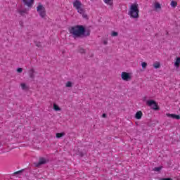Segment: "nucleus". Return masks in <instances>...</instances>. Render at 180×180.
<instances>
[{
	"instance_id": "6e6552de",
	"label": "nucleus",
	"mask_w": 180,
	"mask_h": 180,
	"mask_svg": "<svg viewBox=\"0 0 180 180\" xmlns=\"http://www.w3.org/2000/svg\"><path fill=\"white\" fill-rule=\"evenodd\" d=\"M75 9L79 15H84V13H85V7L84 6V4H82V6H79Z\"/></svg>"
},
{
	"instance_id": "f03ea898",
	"label": "nucleus",
	"mask_w": 180,
	"mask_h": 180,
	"mask_svg": "<svg viewBox=\"0 0 180 180\" xmlns=\"http://www.w3.org/2000/svg\"><path fill=\"white\" fill-rule=\"evenodd\" d=\"M140 10L139 9V4L134 3L131 4L129 10L128 11V15L132 19H139L140 18Z\"/></svg>"
},
{
	"instance_id": "9b49d317",
	"label": "nucleus",
	"mask_w": 180,
	"mask_h": 180,
	"mask_svg": "<svg viewBox=\"0 0 180 180\" xmlns=\"http://www.w3.org/2000/svg\"><path fill=\"white\" fill-rule=\"evenodd\" d=\"M141 117H143V112L141 111L136 112V113L135 114V118H136L137 120H140Z\"/></svg>"
},
{
	"instance_id": "412c9836",
	"label": "nucleus",
	"mask_w": 180,
	"mask_h": 180,
	"mask_svg": "<svg viewBox=\"0 0 180 180\" xmlns=\"http://www.w3.org/2000/svg\"><path fill=\"white\" fill-rule=\"evenodd\" d=\"M155 9H161V4L160 3L155 4Z\"/></svg>"
},
{
	"instance_id": "bb28decb",
	"label": "nucleus",
	"mask_w": 180,
	"mask_h": 180,
	"mask_svg": "<svg viewBox=\"0 0 180 180\" xmlns=\"http://www.w3.org/2000/svg\"><path fill=\"white\" fill-rule=\"evenodd\" d=\"M174 119H176V120H179L180 115H174Z\"/></svg>"
},
{
	"instance_id": "2f4dec72",
	"label": "nucleus",
	"mask_w": 180,
	"mask_h": 180,
	"mask_svg": "<svg viewBox=\"0 0 180 180\" xmlns=\"http://www.w3.org/2000/svg\"><path fill=\"white\" fill-rule=\"evenodd\" d=\"M20 172H22V170L17 171L14 174H20Z\"/></svg>"
},
{
	"instance_id": "7c9ffc66",
	"label": "nucleus",
	"mask_w": 180,
	"mask_h": 180,
	"mask_svg": "<svg viewBox=\"0 0 180 180\" xmlns=\"http://www.w3.org/2000/svg\"><path fill=\"white\" fill-rule=\"evenodd\" d=\"M103 43L105 44V46H106L108 44V40L103 41Z\"/></svg>"
},
{
	"instance_id": "0eeeda50",
	"label": "nucleus",
	"mask_w": 180,
	"mask_h": 180,
	"mask_svg": "<svg viewBox=\"0 0 180 180\" xmlns=\"http://www.w3.org/2000/svg\"><path fill=\"white\" fill-rule=\"evenodd\" d=\"M22 3L25 6L32 8V6H33V4H34V0H22Z\"/></svg>"
},
{
	"instance_id": "a211bd4d",
	"label": "nucleus",
	"mask_w": 180,
	"mask_h": 180,
	"mask_svg": "<svg viewBox=\"0 0 180 180\" xmlns=\"http://www.w3.org/2000/svg\"><path fill=\"white\" fill-rule=\"evenodd\" d=\"M153 67L154 68H160V67H161V64H160V62H156L153 64Z\"/></svg>"
},
{
	"instance_id": "4468645a",
	"label": "nucleus",
	"mask_w": 180,
	"mask_h": 180,
	"mask_svg": "<svg viewBox=\"0 0 180 180\" xmlns=\"http://www.w3.org/2000/svg\"><path fill=\"white\" fill-rule=\"evenodd\" d=\"M64 136H65V134L64 132L56 134L57 139H61V137H64Z\"/></svg>"
},
{
	"instance_id": "b1692460",
	"label": "nucleus",
	"mask_w": 180,
	"mask_h": 180,
	"mask_svg": "<svg viewBox=\"0 0 180 180\" xmlns=\"http://www.w3.org/2000/svg\"><path fill=\"white\" fill-rule=\"evenodd\" d=\"M79 53H80L81 54H85V49H84L83 48H79Z\"/></svg>"
},
{
	"instance_id": "39448f33",
	"label": "nucleus",
	"mask_w": 180,
	"mask_h": 180,
	"mask_svg": "<svg viewBox=\"0 0 180 180\" xmlns=\"http://www.w3.org/2000/svg\"><path fill=\"white\" fill-rule=\"evenodd\" d=\"M121 78L123 81H131V75L127 72H122L121 73Z\"/></svg>"
},
{
	"instance_id": "72a5a7b5",
	"label": "nucleus",
	"mask_w": 180,
	"mask_h": 180,
	"mask_svg": "<svg viewBox=\"0 0 180 180\" xmlns=\"http://www.w3.org/2000/svg\"><path fill=\"white\" fill-rule=\"evenodd\" d=\"M20 26H23V22L22 21H20Z\"/></svg>"
},
{
	"instance_id": "423d86ee",
	"label": "nucleus",
	"mask_w": 180,
	"mask_h": 180,
	"mask_svg": "<svg viewBox=\"0 0 180 180\" xmlns=\"http://www.w3.org/2000/svg\"><path fill=\"white\" fill-rule=\"evenodd\" d=\"M46 163H47V160H46V158H39V162L34 163V165H35V167L39 168V167H40V165H44V164H46Z\"/></svg>"
},
{
	"instance_id": "f257e3e1",
	"label": "nucleus",
	"mask_w": 180,
	"mask_h": 180,
	"mask_svg": "<svg viewBox=\"0 0 180 180\" xmlns=\"http://www.w3.org/2000/svg\"><path fill=\"white\" fill-rule=\"evenodd\" d=\"M70 34L74 39H81L82 37H87L91 34V32L86 31L84 25H74L69 30Z\"/></svg>"
},
{
	"instance_id": "aec40b11",
	"label": "nucleus",
	"mask_w": 180,
	"mask_h": 180,
	"mask_svg": "<svg viewBox=\"0 0 180 180\" xmlns=\"http://www.w3.org/2000/svg\"><path fill=\"white\" fill-rule=\"evenodd\" d=\"M53 109L54 110H56V112L61 110V108H60L56 103L53 104Z\"/></svg>"
},
{
	"instance_id": "1a4fd4ad",
	"label": "nucleus",
	"mask_w": 180,
	"mask_h": 180,
	"mask_svg": "<svg viewBox=\"0 0 180 180\" xmlns=\"http://www.w3.org/2000/svg\"><path fill=\"white\" fill-rule=\"evenodd\" d=\"M72 5H73V8L75 9H76V8H77L79 6H82V2H81V1H79V0H75L72 2Z\"/></svg>"
},
{
	"instance_id": "7ed1b4c3",
	"label": "nucleus",
	"mask_w": 180,
	"mask_h": 180,
	"mask_svg": "<svg viewBox=\"0 0 180 180\" xmlns=\"http://www.w3.org/2000/svg\"><path fill=\"white\" fill-rule=\"evenodd\" d=\"M37 11L39 14V16L42 18V19L46 18V7H44V6H43L41 3L38 4V6H37Z\"/></svg>"
},
{
	"instance_id": "9d476101",
	"label": "nucleus",
	"mask_w": 180,
	"mask_h": 180,
	"mask_svg": "<svg viewBox=\"0 0 180 180\" xmlns=\"http://www.w3.org/2000/svg\"><path fill=\"white\" fill-rule=\"evenodd\" d=\"M34 72H35V71H34V68H31L28 71V75H29L30 78H31V79H34V78H35Z\"/></svg>"
},
{
	"instance_id": "cd10ccee",
	"label": "nucleus",
	"mask_w": 180,
	"mask_h": 180,
	"mask_svg": "<svg viewBox=\"0 0 180 180\" xmlns=\"http://www.w3.org/2000/svg\"><path fill=\"white\" fill-rule=\"evenodd\" d=\"M17 72H18L19 73L22 72L23 69L22 68H19L17 69Z\"/></svg>"
},
{
	"instance_id": "f8f14e48",
	"label": "nucleus",
	"mask_w": 180,
	"mask_h": 180,
	"mask_svg": "<svg viewBox=\"0 0 180 180\" xmlns=\"http://www.w3.org/2000/svg\"><path fill=\"white\" fill-rule=\"evenodd\" d=\"M103 2L106 4V5L111 6V8L113 6V1H112V0H103Z\"/></svg>"
},
{
	"instance_id": "6ab92c4d",
	"label": "nucleus",
	"mask_w": 180,
	"mask_h": 180,
	"mask_svg": "<svg viewBox=\"0 0 180 180\" xmlns=\"http://www.w3.org/2000/svg\"><path fill=\"white\" fill-rule=\"evenodd\" d=\"M20 86H21L22 89H23V90L29 89V87H27V86H26V84H25V83H21Z\"/></svg>"
},
{
	"instance_id": "5701e85b",
	"label": "nucleus",
	"mask_w": 180,
	"mask_h": 180,
	"mask_svg": "<svg viewBox=\"0 0 180 180\" xmlns=\"http://www.w3.org/2000/svg\"><path fill=\"white\" fill-rule=\"evenodd\" d=\"M166 115H167V117H172V119L175 118V114L167 113Z\"/></svg>"
},
{
	"instance_id": "2eb2a0df",
	"label": "nucleus",
	"mask_w": 180,
	"mask_h": 180,
	"mask_svg": "<svg viewBox=\"0 0 180 180\" xmlns=\"http://www.w3.org/2000/svg\"><path fill=\"white\" fill-rule=\"evenodd\" d=\"M65 87L66 88H72V82H71L70 81L67 82L66 84H65Z\"/></svg>"
},
{
	"instance_id": "a878e982",
	"label": "nucleus",
	"mask_w": 180,
	"mask_h": 180,
	"mask_svg": "<svg viewBox=\"0 0 180 180\" xmlns=\"http://www.w3.org/2000/svg\"><path fill=\"white\" fill-rule=\"evenodd\" d=\"M162 167H155V168L153 169V170L157 171V172H160V169H162Z\"/></svg>"
},
{
	"instance_id": "f3484780",
	"label": "nucleus",
	"mask_w": 180,
	"mask_h": 180,
	"mask_svg": "<svg viewBox=\"0 0 180 180\" xmlns=\"http://www.w3.org/2000/svg\"><path fill=\"white\" fill-rule=\"evenodd\" d=\"M18 13H20V15L22 16V15H25V13H27V9L20 10Z\"/></svg>"
},
{
	"instance_id": "c756f323",
	"label": "nucleus",
	"mask_w": 180,
	"mask_h": 180,
	"mask_svg": "<svg viewBox=\"0 0 180 180\" xmlns=\"http://www.w3.org/2000/svg\"><path fill=\"white\" fill-rule=\"evenodd\" d=\"M160 180H172L171 178H162Z\"/></svg>"
},
{
	"instance_id": "4be33fe9",
	"label": "nucleus",
	"mask_w": 180,
	"mask_h": 180,
	"mask_svg": "<svg viewBox=\"0 0 180 180\" xmlns=\"http://www.w3.org/2000/svg\"><path fill=\"white\" fill-rule=\"evenodd\" d=\"M111 36L112 37H116L119 36V33H117V32H116L115 31H112V33H111Z\"/></svg>"
},
{
	"instance_id": "c85d7f7f",
	"label": "nucleus",
	"mask_w": 180,
	"mask_h": 180,
	"mask_svg": "<svg viewBox=\"0 0 180 180\" xmlns=\"http://www.w3.org/2000/svg\"><path fill=\"white\" fill-rule=\"evenodd\" d=\"M37 47H41V44L40 42H36Z\"/></svg>"
},
{
	"instance_id": "dca6fc26",
	"label": "nucleus",
	"mask_w": 180,
	"mask_h": 180,
	"mask_svg": "<svg viewBox=\"0 0 180 180\" xmlns=\"http://www.w3.org/2000/svg\"><path fill=\"white\" fill-rule=\"evenodd\" d=\"M171 6H172V8H176L178 3L176 1H172L170 3Z\"/></svg>"
},
{
	"instance_id": "393cba45",
	"label": "nucleus",
	"mask_w": 180,
	"mask_h": 180,
	"mask_svg": "<svg viewBox=\"0 0 180 180\" xmlns=\"http://www.w3.org/2000/svg\"><path fill=\"white\" fill-rule=\"evenodd\" d=\"M142 68H147V63L143 62L141 63Z\"/></svg>"
},
{
	"instance_id": "20e7f679",
	"label": "nucleus",
	"mask_w": 180,
	"mask_h": 180,
	"mask_svg": "<svg viewBox=\"0 0 180 180\" xmlns=\"http://www.w3.org/2000/svg\"><path fill=\"white\" fill-rule=\"evenodd\" d=\"M146 105H148V106H153L152 109H153V110H160V107H158V103L155 102V101L154 100L148 101L146 102Z\"/></svg>"
},
{
	"instance_id": "f704fd0d",
	"label": "nucleus",
	"mask_w": 180,
	"mask_h": 180,
	"mask_svg": "<svg viewBox=\"0 0 180 180\" xmlns=\"http://www.w3.org/2000/svg\"><path fill=\"white\" fill-rule=\"evenodd\" d=\"M83 18H86V15H85L84 13L82 14Z\"/></svg>"
},
{
	"instance_id": "473e14b6",
	"label": "nucleus",
	"mask_w": 180,
	"mask_h": 180,
	"mask_svg": "<svg viewBox=\"0 0 180 180\" xmlns=\"http://www.w3.org/2000/svg\"><path fill=\"white\" fill-rule=\"evenodd\" d=\"M102 117H106V114H105V113H103V115H102Z\"/></svg>"
},
{
	"instance_id": "ddd939ff",
	"label": "nucleus",
	"mask_w": 180,
	"mask_h": 180,
	"mask_svg": "<svg viewBox=\"0 0 180 180\" xmlns=\"http://www.w3.org/2000/svg\"><path fill=\"white\" fill-rule=\"evenodd\" d=\"M174 65L177 68H179V65H180V58L179 57L176 58V60H175V63H174Z\"/></svg>"
}]
</instances>
